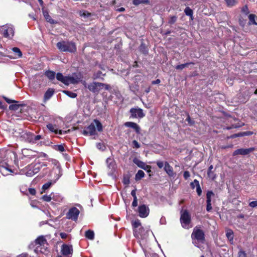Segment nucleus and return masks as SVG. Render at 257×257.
Here are the masks:
<instances>
[{
  "label": "nucleus",
  "instance_id": "f257e3e1",
  "mask_svg": "<svg viewBox=\"0 0 257 257\" xmlns=\"http://www.w3.org/2000/svg\"><path fill=\"white\" fill-rule=\"evenodd\" d=\"M135 236L141 239H145L148 237L150 230L142 227L140 220H137L132 222Z\"/></svg>",
  "mask_w": 257,
  "mask_h": 257
},
{
  "label": "nucleus",
  "instance_id": "f03ea898",
  "mask_svg": "<svg viewBox=\"0 0 257 257\" xmlns=\"http://www.w3.org/2000/svg\"><path fill=\"white\" fill-rule=\"evenodd\" d=\"M47 242L45 237L43 236H39L34 242L31 243L29 247L30 248H34V251L36 253L41 252H45L47 248Z\"/></svg>",
  "mask_w": 257,
  "mask_h": 257
},
{
  "label": "nucleus",
  "instance_id": "7ed1b4c3",
  "mask_svg": "<svg viewBox=\"0 0 257 257\" xmlns=\"http://www.w3.org/2000/svg\"><path fill=\"white\" fill-rule=\"evenodd\" d=\"M56 78L65 85H68L70 84L78 83L81 80L82 77L79 74L67 77L64 76L61 73H58L56 75Z\"/></svg>",
  "mask_w": 257,
  "mask_h": 257
},
{
  "label": "nucleus",
  "instance_id": "20e7f679",
  "mask_svg": "<svg viewBox=\"0 0 257 257\" xmlns=\"http://www.w3.org/2000/svg\"><path fill=\"white\" fill-rule=\"evenodd\" d=\"M102 130L103 127L101 122L97 119H94L86 129L83 131V134L85 135L93 136L96 134V130L98 132H101Z\"/></svg>",
  "mask_w": 257,
  "mask_h": 257
},
{
  "label": "nucleus",
  "instance_id": "39448f33",
  "mask_svg": "<svg viewBox=\"0 0 257 257\" xmlns=\"http://www.w3.org/2000/svg\"><path fill=\"white\" fill-rule=\"evenodd\" d=\"M193 243L197 247H200V243L204 241V234L202 230L196 227L194 228L191 235Z\"/></svg>",
  "mask_w": 257,
  "mask_h": 257
},
{
  "label": "nucleus",
  "instance_id": "423d86ee",
  "mask_svg": "<svg viewBox=\"0 0 257 257\" xmlns=\"http://www.w3.org/2000/svg\"><path fill=\"white\" fill-rule=\"evenodd\" d=\"M58 48L62 52H75L76 47L74 43L72 42H59L57 44Z\"/></svg>",
  "mask_w": 257,
  "mask_h": 257
},
{
  "label": "nucleus",
  "instance_id": "0eeeda50",
  "mask_svg": "<svg viewBox=\"0 0 257 257\" xmlns=\"http://www.w3.org/2000/svg\"><path fill=\"white\" fill-rule=\"evenodd\" d=\"M180 221L183 228H188L191 221V217L187 210H184L181 211Z\"/></svg>",
  "mask_w": 257,
  "mask_h": 257
},
{
  "label": "nucleus",
  "instance_id": "6e6552de",
  "mask_svg": "<svg viewBox=\"0 0 257 257\" xmlns=\"http://www.w3.org/2000/svg\"><path fill=\"white\" fill-rule=\"evenodd\" d=\"M0 32L5 37L12 38L14 35V29L12 25H6L0 27Z\"/></svg>",
  "mask_w": 257,
  "mask_h": 257
},
{
  "label": "nucleus",
  "instance_id": "1a4fd4ad",
  "mask_svg": "<svg viewBox=\"0 0 257 257\" xmlns=\"http://www.w3.org/2000/svg\"><path fill=\"white\" fill-rule=\"evenodd\" d=\"M22 153L23 156L21 159L26 162H29L36 156V152L28 149H23Z\"/></svg>",
  "mask_w": 257,
  "mask_h": 257
},
{
  "label": "nucleus",
  "instance_id": "9d476101",
  "mask_svg": "<svg viewBox=\"0 0 257 257\" xmlns=\"http://www.w3.org/2000/svg\"><path fill=\"white\" fill-rule=\"evenodd\" d=\"M79 210L76 207L70 208L66 214V217L69 219L76 221L78 219L79 214Z\"/></svg>",
  "mask_w": 257,
  "mask_h": 257
},
{
  "label": "nucleus",
  "instance_id": "9b49d317",
  "mask_svg": "<svg viewBox=\"0 0 257 257\" xmlns=\"http://www.w3.org/2000/svg\"><path fill=\"white\" fill-rule=\"evenodd\" d=\"M104 85V84L102 83L93 82L89 84L86 87L93 92H98L103 88Z\"/></svg>",
  "mask_w": 257,
  "mask_h": 257
},
{
  "label": "nucleus",
  "instance_id": "f8f14e48",
  "mask_svg": "<svg viewBox=\"0 0 257 257\" xmlns=\"http://www.w3.org/2000/svg\"><path fill=\"white\" fill-rule=\"evenodd\" d=\"M132 117L134 118H142L145 116L143 110L140 108H132L130 110Z\"/></svg>",
  "mask_w": 257,
  "mask_h": 257
},
{
  "label": "nucleus",
  "instance_id": "ddd939ff",
  "mask_svg": "<svg viewBox=\"0 0 257 257\" xmlns=\"http://www.w3.org/2000/svg\"><path fill=\"white\" fill-rule=\"evenodd\" d=\"M138 212L141 217L145 218L149 214V209L145 205H142L139 207Z\"/></svg>",
  "mask_w": 257,
  "mask_h": 257
},
{
  "label": "nucleus",
  "instance_id": "4468645a",
  "mask_svg": "<svg viewBox=\"0 0 257 257\" xmlns=\"http://www.w3.org/2000/svg\"><path fill=\"white\" fill-rule=\"evenodd\" d=\"M254 150V148H250L248 149H239L235 150L233 153V156H236L237 155H246L253 152Z\"/></svg>",
  "mask_w": 257,
  "mask_h": 257
},
{
  "label": "nucleus",
  "instance_id": "2eb2a0df",
  "mask_svg": "<svg viewBox=\"0 0 257 257\" xmlns=\"http://www.w3.org/2000/svg\"><path fill=\"white\" fill-rule=\"evenodd\" d=\"M61 251L62 254L65 256H69L72 253V247L71 245L63 244L61 247Z\"/></svg>",
  "mask_w": 257,
  "mask_h": 257
},
{
  "label": "nucleus",
  "instance_id": "dca6fc26",
  "mask_svg": "<svg viewBox=\"0 0 257 257\" xmlns=\"http://www.w3.org/2000/svg\"><path fill=\"white\" fill-rule=\"evenodd\" d=\"M0 171L4 176H7L14 172L11 167L7 164L6 166H1Z\"/></svg>",
  "mask_w": 257,
  "mask_h": 257
},
{
  "label": "nucleus",
  "instance_id": "f3484780",
  "mask_svg": "<svg viewBox=\"0 0 257 257\" xmlns=\"http://www.w3.org/2000/svg\"><path fill=\"white\" fill-rule=\"evenodd\" d=\"M124 125L126 127H129L134 128L137 133H140V128L139 125L133 122H126Z\"/></svg>",
  "mask_w": 257,
  "mask_h": 257
},
{
  "label": "nucleus",
  "instance_id": "a211bd4d",
  "mask_svg": "<svg viewBox=\"0 0 257 257\" xmlns=\"http://www.w3.org/2000/svg\"><path fill=\"white\" fill-rule=\"evenodd\" d=\"M106 162L107 167L109 168V169L110 170V171L112 172L113 170H114L115 168V164L113 159L108 158L107 159Z\"/></svg>",
  "mask_w": 257,
  "mask_h": 257
},
{
  "label": "nucleus",
  "instance_id": "6ab92c4d",
  "mask_svg": "<svg viewBox=\"0 0 257 257\" xmlns=\"http://www.w3.org/2000/svg\"><path fill=\"white\" fill-rule=\"evenodd\" d=\"M164 170L169 176H173L174 172L173 168L167 162L165 163Z\"/></svg>",
  "mask_w": 257,
  "mask_h": 257
},
{
  "label": "nucleus",
  "instance_id": "aec40b11",
  "mask_svg": "<svg viewBox=\"0 0 257 257\" xmlns=\"http://www.w3.org/2000/svg\"><path fill=\"white\" fill-rule=\"evenodd\" d=\"M54 93V90L53 89L49 88V89H48L44 94L45 101H47L48 99H49L52 96Z\"/></svg>",
  "mask_w": 257,
  "mask_h": 257
},
{
  "label": "nucleus",
  "instance_id": "412c9836",
  "mask_svg": "<svg viewBox=\"0 0 257 257\" xmlns=\"http://www.w3.org/2000/svg\"><path fill=\"white\" fill-rule=\"evenodd\" d=\"M43 15L46 19V21L50 24H56L57 22L51 18L47 11H43Z\"/></svg>",
  "mask_w": 257,
  "mask_h": 257
},
{
  "label": "nucleus",
  "instance_id": "4be33fe9",
  "mask_svg": "<svg viewBox=\"0 0 257 257\" xmlns=\"http://www.w3.org/2000/svg\"><path fill=\"white\" fill-rule=\"evenodd\" d=\"M13 52L14 53V58L16 59L18 58H20L22 56V53L20 51V49L17 47L13 48L12 49Z\"/></svg>",
  "mask_w": 257,
  "mask_h": 257
},
{
  "label": "nucleus",
  "instance_id": "5701e85b",
  "mask_svg": "<svg viewBox=\"0 0 257 257\" xmlns=\"http://www.w3.org/2000/svg\"><path fill=\"white\" fill-rule=\"evenodd\" d=\"M32 168L33 165H31L26 168L25 174L27 176L32 177L34 175Z\"/></svg>",
  "mask_w": 257,
  "mask_h": 257
},
{
  "label": "nucleus",
  "instance_id": "b1692460",
  "mask_svg": "<svg viewBox=\"0 0 257 257\" xmlns=\"http://www.w3.org/2000/svg\"><path fill=\"white\" fill-rule=\"evenodd\" d=\"M47 128L52 132H54L55 134L58 133V129L56 125H53L51 123H49L47 125Z\"/></svg>",
  "mask_w": 257,
  "mask_h": 257
},
{
  "label": "nucleus",
  "instance_id": "393cba45",
  "mask_svg": "<svg viewBox=\"0 0 257 257\" xmlns=\"http://www.w3.org/2000/svg\"><path fill=\"white\" fill-rule=\"evenodd\" d=\"M145 176V173L142 170H139L135 176V179L137 181L141 180Z\"/></svg>",
  "mask_w": 257,
  "mask_h": 257
},
{
  "label": "nucleus",
  "instance_id": "a878e982",
  "mask_svg": "<svg viewBox=\"0 0 257 257\" xmlns=\"http://www.w3.org/2000/svg\"><path fill=\"white\" fill-rule=\"evenodd\" d=\"M133 162L139 167H140V168H141L142 169L144 167V165L145 164V163L144 162H142V161L139 160L138 159L135 158L133 160Z\"/></svg>",
  "mask_w": 257,
  "mask_h": 257
},
{
  "label": "nucleus",
  "instance_id": "bb28decb",
  "mask_svg": "<svg viewBox=\"0 0 257 257\" xmlns=\"http://www.w3.org/2000/svg\"><path fill=\"white\" fill-rule=\"evenodd\" d=\"M52 199L57 202L62 201L63 198L58 194L52 193Z\"/></svg>",
  "mask_w": 257,
  "mask_h": 257
},
{
  "label": "nucleus",
  "instance_id": "cd10ccee",
  "mask_svg": "<svg viewBox=\"0 0 257 257\" xmlns=\"http://www.w3.org/2000/svg\"><path fill=\"white\" fill-rule=\"evenodd\" d=\"M255 17H256L255 15H253V14H250L248 16L249 24V25H257V23L255 21Z\"/></svg>",
  "mask_w": 257,
  "mask_h": 257
},
{
  "label": "nucleus",
  "instance_id": "c85d7f7f",
  "mask_svg": "<svg viewBox=\"0 0 257 257\" xmlns=\"http://www.w3.org/2000/svg\"><path fill=\"white\" fill-rule=\"evenodd\" d=\"M85 236L88 239H89L90 240H92L94 238V233L93 231H91L90 230H88L85 232Z\"/></svg>",
  "mask_w": 257,
  "mask_h": 257
},
{
  "label": "nucleus",
  "instance_id": "c756f323",
  "mask_svg": "<svg viewBox=\"0 0 257 257\" xmlns=\"http://www.w3.org/2000/svg\"><path fill=\"white\" fill-rule=\"evenodd\" d=\"M31 140H30V142L33 143H36V142L41 139V136L40 135L35 136L34 135H31Z\"/></svg>",
  "mask_w": 257,
  "mask_h": 257
},
{
  "label": "nucleus",
  "instance_id": "7c9ffc66",
  "mask_svg": "<svg viewBox=\"0 0 257 257\" xmlns=\"http://www.w3.org/2000/svg\"><path fill=\"white\" fill-rule=\"evenodd\" d=\"M194 183L196 184V192L199 196H200L202 193V190L199 185V181L197 180H194Z\"/></svg>",
  "mask_w": 257,
  "mask_h": 257
},
{
  "label": "nucleus",
  "instance_id": "2f4dec72",
  "mask_svg": "<svg viewBox=\"0 0 257 257\" xmlns=\"http://www.w3.org/2000/svg\"><path fill=\"white\" fill-rule=\"evenodd\" d=\"M213 169V166L211 165L208 169V176L209 178H211V179L213 180L215 178V175L212 172V169Z\"/></svg>",
  "mask_w": 257,
  "mask_h": 257
},
{
  "label": "nucleus",
  "instance_id": "473e14b6",
  "mask_svg": "<svg viewBox=\"0 0 257 257\" xmlns=\"http://www.w3.org/2000/svg\"><path fill=\"white\" fill-rule=\"evenodd\" d=\"M149 0H133V4L135 6H138L140 4H148Z\"/></svg>",
  "mask_w": 257,
  "mask_h": 257
},
{
  "label": "nucleus",
  "instance_id": "72a5a7b5",
  "mask_svg": "<svg viewBox=\"0 0 257 257\" xmlns=\"http://www.w3.org/2000/svg\"><path fill=\"white\" fill-rule=\"evenodd\" d=\"M45 74L50 80L54 79L55 77V73L51 71L46 72Z\"/></svg>",
  "mask_w": 257,
  "mask_h": 257
},
{
  "label": "nucleus",
  "instance_id": "f704fd0d",
  "mask_svg": "<svg viewBox=\"0 0 257 257\" xmlns=\"http://www.w3.org/2000/svg\"><path fill=\"white\" fill-rule=\"evenodd\" d=\"M63 92L71 98H74L76 97V96H77L76 93H74L71 91H67V90H64V91H63Z\"/></svg>",
  "mask_w": 257,
  "mask_h": 257
},
{
  "label": "nucleus",
  "instance_id": "c9c22d12",
  "mask_svg": "<svg viewBox=\"0 0 257 257\" xmlns=\"http://www.w3.org/2000/svg\"><path fill=\"white\" fill-rule=\"evenodd\" d=\"M227 238L230 241H232L233 239V233L231 230H227L226 233Z\"/></svg>",
  "mask_w": 257,
  "mask_h": 257
},
{
  "label": "nucleus",
  "instance_id": "e433bc0d",
  "mask_svg": "<svg viewBox=\"0 0 257 257\" xmlns=\"http://www.w3.org/2000/svg\"><path fill=\"white\" fill-rule=\"evenodd\" d=\"M226 3V5L229 7H232L235 6L237 2L236 0H224Z\"/></svg>",
  "mask_w": 257,
  "mask_h": 257
},
{
  "label": "nucleus",
  "instance_id": "4c0bfd02",
  "mask_svg": "<svg viewBox=\"0 0 257 257\" xmlns=\"http://www.w3.org/2000/svg\"><path fill=\"white\" fill-rule=\"evenodd\" d=\"M213 196H214V193H213L212 191H208L207 193V194H206V198H207L206 202H211V198Z\"/></svg>",
  "mask_w": 257,
  "mask_h": 257
},
{
  "label": "nucleus",
  "instance_id": "58836bf2",
  "mask_svg": "<svg viewBox=\"0 0 257 257\" xmlns=\"http://www.w3.org/2000/svg\"><path fill=\"white\" fill-rule=\"evenodd\" d=\"M42 199L46 202H50L52 199V193L49 195H44L42 197Z\"/></svg>",
  "mask_w": 257,
  "mask_h": 257
},
{
  "label": "nucleus",
  "instance_id": "ea45409f",
  "mask_svg": "<svg viewBox=\"0 0 257 257\" xmlns=\"http://www.w3.org/2000/svg\"><path fill=\"white\" fill-rule=\"evenodd\" d=\"M190 64V63H186L185 64L178 65L176 66V69H178V70H182V69L185 68V67L188 66Z\"/></svg>",
  "mask_w": 257,
  "mask_h": 257
},
{
  "label": "nucleus",
  "instance_id": "a19ab883",
  "mask_svg": "<svg viewBox=\"0 0 257 257\" xmlns=\"http://www.w3.org/2000/svg\"><path fill=\"white\" fill-rule=\"evenodd\" d=\"M184 12L186 15L189 16H191L193 14L192 10L189 7H187L185 8Z\"/></svg>",
  "mask_w": 257,
  "mask_h": 257
},
{
  "label": "nucleus",
  "instance_id": "79ce46f5",
  "mask_svg": "<svg viewBox=\"0 0 257 257\" xmlns=\"http://www.w3.org/2000/svg\"><path fill=\"white\" fill-rule=\"evenodd\" d=\"M19 108V105H18V104H11L10 106H9V109L10 110H18Z\"/></svg>",
  "mask_w": 257,
  "mask_h": 257
},
{
  "label": "nucleus",
  "instance_id": "37998d69",
  "mask_svg": "<svg viewBox=\"0 0 257 257\" xmlns=\"http://www.w3.org/2000/svg\"><path fill=\"white\" fill-rule=\"evenodd\" d=\"M52 183L51 182H48L47 183H45L42 186V189L44 191H45L46 190L49 189L50 187L51 186Z\"/></svg>",
  "mask_w": 257,
  "mask_h": 257
},
{
  "label": "nucleus",
  "instance_id": "c03bdc74",
  "mask_svg": "<svg viewBox=\"0 0 257 257\" xmlns=\"http://www.w3.org/2000/svg\"><path fill=\"white\" fill-rule=\"evenodd\" d=\"M56 150L60 151L61 152H63L65 151L64 147L63 145H60L56 146Z\"/></svg>",
  "mask_w": 257,
  "mask_h": 257
},
{
  "label": "nucleus",
  "instance_id": "a18cd8bd",
  "mask_svg": "<svg viewBox=\"0 0 257 257\" xmlns=\"http://www.w3.org/2000/svg\"><path fill=\"white\" fill-rule=\"evenodd\" d=\"M33 171L34 172V175L37 173L39 171V166H37L36 165H33Z\"/></svg>",
  "mask_w": 257,
  "mask_h": 257
},
{
  "label": "nucleus",
  "instance_id": "49530a36",
  "mask_svg": "<svg viewBox=\"0 0 257 257\" xmlns=\"http://www.w3.org/2000/svg\"><path fill=\"white\" fill-rule=\"evenodd\" d=\"M176 20L177 17L176 16H172L170 18L169 21V23L170 24H173L176 21Z\"/></svg>",
  "mask_w": 257,
  "mask_h": 257
},
{
  "label": "nucleus",
  "instance_id": "de8ad7c7",
  "mask_svg": "<svg viewBox=\"0 0 257 257\" xmlns=\"http://www.w3.org/2000/svg\"><path fill=\"white\" fill-rule=\"evenodd\" d=\"M3 98L5 99V100L6 101V102L8 103H16L17 102V101L10 99L5 96H4Z\"/></svg>",
  "mask_w": 257,
  "mask_h": 257
},
{
  "label": "nucleus",
  "instance_id": "09e8293b",
  "mask_svg": "<svg viewBox=\"0 0 257 257\" xmlns=\"http://www.w3.org/2000/svg\"><path fill=\"white\" fill-rule=\"evenodd\" d=\"M249 205L252 208L257 206V201H251L249 203Z\"/></svg>",
  "mask_w": 257,
  "mask_h": 257
},
{
  "label": "nucleus",
  "instance_id": "8fccbe9b",
  "mask_svg": "<svg viewBox=\"0 0 257 257\" xmlns=\"http://www.w3.org/2000/svg\"><path fill=\"white\" fill-rule=\"evenodd\" d=\"M238 257H246L245 252L242 250L239 251L238 252Z\"/></svg>",
  "mask_w": 257,
  "mask_h": 257
},
{
  "label": "nucleus",
  "instance_id": "3c124183",
  "mask_svg": "<svg viewBox=\"0 0 257 257\" xmlns=\"http://www.w3.org/2000/svg\"><path fill=\"white\" fill-rule=\"evenodd\" d=\"M133 144L134 145V148H139L140 147V144H139V143L136 141V140H134L133 141Z\"/></svg>",
  "mask_w": 257,
  "mask_h": 257
},
{
  "label": "nucleus",
  "instance_id": "603ef678",
  "mask_svg": "<svg viewBox=\"0 0 257 257\" xmlns=\"http://www.w3.org/2000/svg\"><path fill=\"white\" fill-rule=\"evenodd\" d=\"M242 12L245 14H248L249 11L246 6H245L242 8Z\"/></svg>",
  "mask_w": 257,
  "mask_h": 257
},
{
  "label": "nucleus",
  "instance_id": "864d4df0",
  "mask_svg": "<svg viewBox=\"0 0 257 257\" xmlns=\"http://www.w3.org/2000/svg\"><path fill=\"white\" fill-rule=\"evenodd\" d=\"M212 209L211 203V202H207V206L206 210L207 211L209 212Z\"/></svg>",
  "mask_w": 257,
  "mask_h": 257
},
{
  "label": "nucleus",
  "instance_id": "5fc2aeb1",
  "mask_svg": "<svg viewBox=\"0 0 257 257\" xmlns=\"http://www.w3.org/2000/svg\"><path fill=\"white\" fill-rule=\"evenodd\" d=\"M183 176L185 179H187L190 177V173L188 171H185L183 174Z\"/></svg>",
  "mask_w": 257,
  "mask_h": 257
},
{
  "label": "nucleus",
  "instance_id": "6e6d98bb",
  "mask_svg": "<svg viewBox=\"0 0 257 257\" xmlns=\"http://www.w3.org/2000/svg\"><path fill=\"white\" fill-rule=\"evenodd\" d=\"M157 165L159 168H162L164 166V163L162 161L157 162Z\"/></svg>",
  "mask_w": 257,
  "mask_h": 257
},
{
  "label": "nucleus",
  "instance_id": "4d7b16f0",
  "mask_svg": "<svg viewBox=\"0 0 257 257\" xmlns=\"http://www.w3.org/2000/svg\"><path fill=\"white\" fill-rule=\"evenodd\" d=\"M29 192L31 195H35L36 192L35 189H34L33 188H29Z\"/></svg>",
  "mask_w": 257,
  "mask_h": 257
},
{
  "label": "nucleus",
  "instance_id": "13d9d810",
  "mask_svg": "<svg viewBox=\"0 0 257 257\" xmlns=\"http://www.w3.org/2000/svg\"><path fill=\"white\" fill-rule=\"evenodd\" d=\"M132 205L134 207L137 206V205H138V199H137H137H136V198L134 199L133 202L132 203Z\"/></svg>",
  "mask_w": 257,
  "mask_h": 257
},
{
  "label": "nucleus",
  "instance_id": "bf43d9fd",
  "mask_svg": "<svg viewBox=\"0 0 257 257\" xmlns=\"http://www.w3.org/2000/svg\"><path fill=\"white\" fill-rule=\"evenodd\" d=\"M131 195L133 197L134 199V198H136V199L137 198V196H136V190H133L132 191Z\"/></svg>",
  "mask_w": 257,
  "mask_h": 257
},
{
  "label": "nucleus",
  "instance_id": "052dcab7",
  "mask_svg": "<svg viewBox=\"0 0 257 257\" xmlns=\"http://www.w3.org/2000/svg\"><path fill=\"white\" fill-rule=\"evenodd\" d=\"M60 235L61 237L63 239H65L67 237V234L64 232H61Z\"/></svg>",
  "mask_w": 257,
  "mask_h": 257
},
{
  "label": "nucleus",
  "instance_id": "680f3d73",
  "mask_svg": "<svg viewBox=\"0 0 257 257\" xmlns=\"http://www.w3.org/2000/svg\"><path fill=\"white\" fill-rule=\"evenodd\" d=\"M69 132H70V130H68L67 131L59 130L58 133L59 134L62 135L63 134H67Z\"/></svg>",
  "mask_w": 257,
  "mask_h": 257
},
{
  "label": "nucleus",
  "instance_id": "e2e57ef3",
  "mask_svg": "<svg viewBox=\"0 0 257 257\" xmlns=\"http://www.w3.org/2000/svg\"><path fill=\"white\" fill-rule=\"evenodd\" d=\"M151 168V167L149 165H146V164L144 165V167L142 169L145 170H150V169Z\"/></svg>",
  "mask_w": 257,
  "mask_h": 257
},
{
  "label": "nucleus",
  "instance_id": "0e129e2a",
  "mask_svg": "<svg viewBox=\"0 0 257 257\" xmlns=\"http://www.w3.org/2000/svg\"><path fill=\"white\" fill-rule=\"evenodd\" d=\"M160 82H161L160 80L158 79H157V80H156L155 81H152V83L153 84H157L160 83Z\"/></svg>",
  "mask_w": 257,
  "mask_h": 257
},
{
  "label": "nucleus",
  "instance_id": "69168bd1",
  "mask_svg": "<svg viewBox=\"0 0 257 257\" xmlns=\"http://www.w3.org/2000/svg\"><path fill=\"white\" fill-rule=\"evenodd\" d=\"M0 108H2V109H5L6 108V107L3 105L2 102H1L0 101Z\"/></svg>",
  "mask_w": 257,
  "mask_h": 257
},
{
  "label": "nucleus",
  "instance_id": "338daca9",
  "mask_svg": "<svg viewBox=\"0 0 257 257\" xmlns=\"http://www.w3.org/2000/svg\"><path fill=\"white\" fill-rule=\"evenodd\" d=\"M103 87H104L105 89L108 90L110 88V86L108 84H104Z\"/></svg>",
  "mask_w": 257,
  "mask_h": 257
},
{
  "label": "nucleus",
  "instance_id": "774afa93",
  "mask_svg": "<svg viewBox=\"0 0 257 257\" xmlns=\"http://www.w3.org/2000/svg\"><path fill=\"white\" fill-rule=\"evenodd\" d=\"M191 186L193 189L196 187V184L194 183V181L191 183Z\"/></svg>",
  "mask_w": 257,
  "mask_h": 257
}]
</instances>
